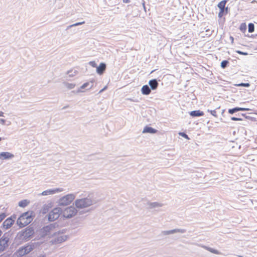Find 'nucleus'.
<instances>
[{
  "instance_id": "nucleus-38",
  "label": "nucleus",
  "mask_w": 257,
  "mask_h": 257,
  "mask_svg": "<svg viewBox=\"0 0 257 257\" xmlns=\"http://www.w3.org/2000/svg\"><path fill=\"white\" fill-rule=\"evenodd\" d=\"M107 88V86H105L103 89H102V90H100V92H102L103 90H104L105 89H106Z\"/></svg>"
},
{
  "instance_id": "nucleus-3",
  "label": "nucleus",
  "mask_w": 257,
  "mask_h": 257,
  "mask_svg": "<svg viewBox=\"0 0 257 257\" xmlns=\"http://www.w3.org/2000/svg\"><path fill=\"white\" fill-rule=\"evenodd\" d=\"M75 199V196L70 194L66 195L59 200V204L62 206H66L70 204Z\"/></svg>"
},
{
  "instance_id": "nucleus-1",
  "label": "nucleus",
  "mask_w": 257,
  "mask_h": 257,
  "mask_svg": "<svg viewBox=\"0 0 257 257\" xmlns=\"http://www.w3.org/2000/svg\"><path fill=\"white\" fill-rule=\"evenodd\" d=\"M32 212L27 211L23 213L19 217L17 222L20 227H25L32 222Z\"/></svg>"
},
{
  "instance_id": "nucleus-26",
  "label": "nucleus",
  "mask_w": 257,
  "mask_h": 257,
  "mask_svg": "<svg viewBox=\"0 0 257 257\" xmlns=\"http://www.w3.org/2000/svg\"><path fill=\"white\" fill-rule=\"evenodd\" d=\"M6 217V215L4 213L0 214V223L5 219Z\"/></svg>"
},
{
  "instance_id": "nucleus-27",
  "label": "nucleus",
  "mask_w": 257,
  "mask_h": 257,
  "mask_svg": "<svg viewBox=\"0 0 257 257\" xmlns=\"http://www.w3.org/2000/svg\"><path fill=\"white\" fill-rule=\"evenodd\" d=\"M236 52L240 55H248V53L247 52H243L240 51L239 50L236 51Z\"/></svg>"
},
{
  "instance_id": "nucleus-37",
  "label": "nucleus",
  "mask_w": 257,
  "mask_h": 257,
  "mask_svg": "<svg viewBox=\"0 0 257 257\" xmlns=\"http://www.w3.org/2000/svg\"><path fill=\"white\" fill-rule=\"evenodd\" d=\"M87 84H88V83H85V84H84L82 85V88H84V87H85L87 85Z\"/></svg>"
},
{
  "instance_id": "nucleus-24",
  "label": "nucleus",
  "mask_w": 257,
  "mask_h": 257,
  "mask_svg": "<svg viewBox=\"0 0 257 257\" xmlns=\"http://www.w3.org/2000/svg\"><path fill=\"white\" fill-rule=\"evenodd\" d=\"M225 15V10H220L218 14V17L221 18L223 15Z\"/></svg>"
},
{
  "instance_id": "nucleus-34",
  "label": "nucleus",
  "mask_w": 257,
  "mask_h": 257,
  "mask_svg": "<svg viewBox=\"0 0 257 257\" xmlns=\"http://www.w3.org/2000/svg\"><path fill=\"white\" fill-rule=\"evenodd\" d=\"M211 251L212 252H214L215 253H218L217 250H211Z\"/></svg>"
},
{
  "instance_id": "nucleus-17",
  "label": "nucleus",
  "mask_w": 257,
  "mask_h": 257,
  "mask_svg": "<svg viewBox=\"0 0 257 257\" xmlns=\"http://www.w3.org/2000/svg\"><path fill=\"white\" fill-rule=\"evenodd\" d=\"M190 114L192 116H201L204 115V112L199 110L192 111L190 112Z\"/></svg>"
},
{
  "instance_id": "nucleus-14",
  "label": "nucleus",
  "mask_w": 257,
  "mask_h": 257,
  "mask_svg": "<svg viewBox=\"0 0 257 257\" xmlns=\"http://www.w3.org/2000/svg\"><path fill=\"white\" fill-rule=\"evenodd\" d=\"M249 109L248 108H242V107H235L228 110V112L230 114H233V113L238 111H248Z\"/></svg>"
},
{
  "instance_id": "nucleus-21",
  "label": "nucleus",
  "mask_w": 257,
  "mask_h": 257,
  "mask_svg": "<svg viewBox=\"0 0 257 257\" xmlns=\"http://www.w3.org/2000/svg\"><path fill=\"white\" fill-rule=\"evenodd\" d=\"M239 30L243 33H244L246 30V25L245 23H242L240 25Z\"/></svg>"
},
{
  "instance_id": "nucleus-19",
  "label": "nucleus",
  "mask_w": 257,
  "mask_h": 257,
  "mask_svg": "<svg viewBox=\"0 0 257 257\" xmlns=\"http://www.w3.org/2000/svg\"><path fill=\"white\" fill-rule=\"evenodd\" d=\"M30 203V201L28 200L25 199L21 200L19 203V206L21 207H25Z\"/></svg>"
},
{
  "instance_id": "nucleus-18",
  "label": "nucleus",
  "mask_w": 257,
  "mask_h": 257,
  "mask_svg": "<svg viewBox=\"0 0 257 257\" xmlns=\"http://www.w3.org/2000/svg\"><path fill=\"white\" fill-rule=\"evenodd\" d=\"M142 93L144 95H149L151 93V89L147 85H144L141 89Z\"/></svg>"
},
{
  "instance_id": "nucleus-6",
  "label": "nucleus",
  "mask_w": 257,
  "mask_h": 257,
  "mask_svg": "<svg viewBox=\"0 0 257 257\" xmlns=\"http://www.w3.org/2000/svg\"><path fill=\"white\" fill-rule=\"evenodd\" d=\"M91 204L92 201L88 198L78 199L75 201L76 207L80 208L87 207Z\"/></svg>"
},
{
  "instance_id": "nucleus-7",
  "label": "nucleus",
  "mask_w": 257,
  "mask_h": 257,
  "mask_svg": "<svg viewBox=\"0 0 257 257\" xmlns=\"http://www.w3.org/2000/svg\"><path fill=\"white\" fill-rule=\"evenodd\" d=\"M62 210L60 208H54L49 214V220L50 221H54L58 219L61 214Z\"/></svg>"
},
{
  "instance_id": "nucleus-32",
  "label": "nucleus",
  "mask_w": 257,
  "mask_h": 257,
  "mask_svg": "<svg viewBox=\"0 0 257 257\" xmlns=\"http://www.w3.org/2000/svg\"><path fill=\"white\" fill-rule=\"evenodd\" d=\"M0 122L2 124H5L6 120L4 119H0Z\"/></svg>"
},
{
  "instance_id": "nucleus-20",
  "label": "nucleus",
  "mask_w": 257,
  "mask_h": 257,
  "mask_svg": "<svg viewBox=\"0 0 257 257\" xmlns=\"http://www.w3.org/2000/svg\"><path fill=\"white\" fill-rule=\"evenodd\" d=\"M227 3V1L226 0H223L219 3L218 4V7L219 8L220 10H225V6Z\"/></svg>"
},
{
  "instance_id": "nucleus-13",
  "label": "nucleus",
  "mask_w": 257,
  "mask_h": 257,
  "mask_svg": "<svg viewBox=\"0 0 257 257\" xmlns=\"http://www.w3.org/2000/svg\"><path fill=\"white\" fill-rule=\"evenodd\" d=\"M14 157V155L9 152H2L0 153V159H10Z\"/></svg>"
},
{
  "instance_id": "nucleus-30",
  "label": "nucleus",
  "mask_w": 257,
  "mask_h": 257,
  "mask_svg": "<svg viewBox=\"0 0 257 257\" xmlns=\"http://www.w3.org/2000/svg\"><path fill=\"white\" fill-rule=\"evenodd\" d=\"M231 119V120H235V121L241 120V118H237V117H232Z\"/></svg>"
},
{
  "instance_id": "nucleus-23",
  "label": "nucleus",
  "mask_w": 257,
  "mask_h": 257,
  "mask_svg": "<svg viewBox=\"0 0 257 257\" xmlns=\"http://www.w3.org/2000/svg\"><path fill=\"white\" fill-rule=\"evenodd\" d=\"M228 64V61L227 60H224L221 63V66L222 68L226 67L227 65Z\"/></svg>"
},
{
  "instance_id": "nucleus-10",
  "label": "nucleus",
  "mask_w": 257,
  "mask_h": 257,
  "mask_svg": "<svg viewBox=\"0 0 257 257\" xmlns=\"http://www.w3.org/2000/svg\"><path fill=\"white\" fill-rule=\"evenodd\" d=\"M14 223V220L11 218L6 219L3 223L4 228L5 229L10 228Z\"/></svg>"
},
{
  "instance_id": "nucleus-2",
  "label": "nucleus",
  "mask_w": 257,
  "mask_h": 257,
  "mask_svg": "<svg viewBox=\"0 0 257 257\" xmlns=\"http://www.w3.org/2000/svg\"><path fill=\"white\" fill-rule=\"evenodd\" d=\"M57 229L54 225L50 224L42 229V234L43 236L49 235V237H53L56 235Z\"/></svg>"
},
{
  "instance_id": "nucleus-40",
  "label": "nucleus",
  "mask_w": 257,
  "mask_h": 257,
  "mask_svg": "<svg viewBox=\"0 0 257 257\" xmlns=\"http://www.w3.org/2000/svg\"><path fill=\"white\" fill-rule=\"evenodd\" d=\"M2 140V138L0 137V142Z\"/></svg>"
},
{
  "instance_id": "nucleus-29",
  "label": "nucleus",
  "mask_w": 257,
  "mask_h": 257,
  "mask_svg": "<svg viewBox=\"0 0 257 257\" xmlns=\"http://www.w3.org/2000/svg\"><path fill=\"white\" fill-rule=\"evenodd\" d=\"M179 135L185 138L188 139V136L184 133H180Z\"/></svg>"
},
{
  "instance_id": "nucleus-4",
  "label": "nucleus",
  "mask_w": 257,
  "mask_h": 257,
  "mask_svg": "<svg viewBox=\"0 0 257 257\" xmlns=\"http://www.w3.org/2000/svg\"><path fill=\"white\" fill-rule=\"evenodd\" d=\"M34 249V245L28 244L25 246L19 248L16 253L18 256H22L29 253Z\"/></svg>"
},
{
  "instance_id": "nucleus-8",
  "label": "nucleus",
  "mask_w": 257,
  "mask_h": 257,
  "mask_svg": "<svg viewBox=\"0 0 257 257\" xmlns=\"http://www.w3.org/2000/svg\"><path fill=\"white\" fill-rule=\"evenodd\" d=\"M54 239L51 240V242L52 243H60L67 239V236L60 233L59 232H57L56 233V235H54Z\"/></svg>"
},
{
  "instance_id": "nucleus-33",
  "label": "nucleus",
  "mask_w": 257,
  "mask_h": 257,
  "mask_svg": "<svg viewBox=\"0 0 257 257\" xmlns=\"http://www.w3.org/2000/svg\"><path fill=\"white\" fill-rule=\"evenodd\" d=\"M84 22H81V23H76L74 25H73V26H78L79 25H81V24H84Z\"/></svg>"
},
{
  "instance_id": "nucleus-35",
  "label": "nucleus",
  "mask_w": 257,
  "mask_h": 257,
  "mask_svg": "<svg viewBox=\"0 0 257 257\" xmlns=\"http://www.w3.org/2000/svg\"><path fill=\"white\" fill-rule=\"evenodd\" d=\"M4 116V112L2 111H0V116Z\"/></svg>"
},
{
  "instance_id": "nucleus-5",
  "label": "nucleus",
  "mask_w": 257,
  "mask_h": 257,
  "mask_svg": "<svg viewBox=\"0 0 257 257\" xmlns=\"http://www.w3.org/2000/svg\"><path fill=\"white\" fill-rule=\"evenodd\" d=\"M76 209L74 207L70 206L65 208L62 211L61 214L64 218H69L76 215Z\"/></svg>"
},
{
  "instance_id": "nucleus-25",
  "label": "nucleus",
  "mask_w": 257,
  "mask_h": 257,
  "mask_svg": "<svg viewBox=\"0 0 257 257\" xmlns=\"http://www.w3.org/2000/svg\"><path fill=\"white\" fill-rule=\"evenodd\" d=\"M237 86L249 87L250 86V84L249 83H241L237 84Z\"/></svg>"
},
{
  "instance_id": "nucleus-36",
  "label": "nucleus",
  "mask_w": 257,
  "mask_h": 257,
  "mask_svg": "<svg viewBox=\"0 0 257 257\" xmlns=\"http://www.w3.org/2000/svg\"><path fill=\"white\" fill-rule=\"evenodd\" d=\"M123 2L125 3H128L130 2L129 0H123Z\"/></svg>"
},
{
  "instance_id": "nucleus-22",
  "label": "nucleus",
  "mask_w": 257,
  "mask_h": 257,
  "mask_svg": "<svg viewBox=\"0 0 257 257\" xmlns=\"http://www.w3.org/2000/svg\"><path fill=\"white\" fill-rule=\"evenodd\" d=\"M254 31V25L252 23H250L248 25V32L252 33Z\"/></svg>"
},
{
  "instance_id": "nucleus-15",
  "label": "nucleus",
  "mask_w": 257,
  "mask_h": 257,
  "mask_svg": "<svg viewBox=\"0 0 257 257\" xmlns=\"http://www.w3.org/2000/svg\"><path fill=\"white\" fill-rule=\"evenodd\" d=\"M157 132V130L148 126L145 127L143 131V133H150V134H155Z\"/></svg>"
},
{
  "instance_id": "nucleus-16",
  "label": "nucleus",
  "mask_w": 257,
  "mask_h": 257,
  "mask_svg": "<svg viewBox=\"0 0 257 257\" xmlns=\"http://www.w3.org/2000/svg\"><path fill=\"white\" fill-rule=\"evenodd\" d=\"M149 84L151 86L152 89H156L158 86V83L156 79H152L149 81Z\"/></svg>"
},
{
  "instance_id": "nucleus-31",
  "label": "nucleus",
  "mask_w": 257,
  "mask_h": 257,
  "mask_svg": "<svg viewBox=\"0 0 257 257\" xmlns=\"http://www.w3.org/2000/svg\"><path fill=\"white\" fill-rule=\"evenodd\" d=\"M90 64L93 67H96V64L95 63V62L94 61H92V62H90Z\"/></svg>"
},
{
  "instance_id": "nucleus-12",
  "label": "nucleus",
  "mask_w": 257,
  "mask_h": 257,
  "mask_svg": "<svg viewBox=\"0 0 257 257\" xmlns=\"http://www.w3.org/2000/svg\"><path fill=\"white\" fill-rule=\"evenodd\" d=\"M62 191V189H54V190H46V191H43L42 193V194L43 195H49V194H54V193L58 192H61Z\"/></svg>"
},
{
  "instance_id": "nucleus-28",
  "label": "nucleus",
  "mask_w": 257,
  "mask_h": 257,
  "mask_svg": "<svg viewBox=\"0 0 257 257\" xmlns=\"http://www.w3.org/2000/svg\"><path fill=\"white\" fill-rule=\"evenodd\" d=\"M210 113L215 117L217 116V113L216 110H213L210 111Z\"/></svg>"
},
{
  "instance_id": "nucleus-11",
  "label": "nucleus",
  "mask_w": 257,
  "mask_h": 257,
  "mask_svg": "<svg viewBox=\"0 0 257 257\" xmlns=\"http://www.w3.org/2000/svg\"><path fill=\"white\" fill-rule=\"evenodd\" d=\"M105 69L106 65L103 63H101L100 64L99 66L97 67L96 71L98 74L101 75L103 73Z\"/></svg>"
},
{
  "instance_id": "nucleus-39",
  "label": "nucleus",
  "mask_w": 257,
  "mask_h": 257,
  "mask_svg": "<svg viewBox=\"0 0 257 257\" xmlns=\"http://www.w3.org/2000/svg\"><path fill=\"white\" fill-rule=\"evenodd\" d=\"M2 231L0 230V236H1V234H2Z\"/></svg>"
},
{
  "instance_id": "nucleus-9",
  "label": "nucleus",
  "mask_w": 257,
  "mask_h": 257,
  "mask_svg": "<svg viewBox=\"0 0 257 257\" xmlns=\"http://www.w3.org/2000/svg\"><path fill=\"white\" fill-rule=\"evenodd\" d=\"M9 238L2 237L0 239V252L4 251L8 246Z\"/></svg>"
}]
</instances>
